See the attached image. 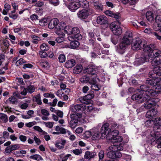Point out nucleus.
Listing matches in <instances>:
<instances>
[{
    "instance_id": "obj_1",
    "label": "nucleus",
    "mask_w": 161,
    "mask_h": 161,
    "mask_svg": "<svg viewBox=\"0 0 161 161\" xmlns=\"http://www.w3.org/2000/svg\"><path fill=\"white\" fill-rule=\"evenodd\" d=\"M153 121L155 126L153 127L154 130L151 131L150 133L151 138L150 140L151 143L155 141L156 143L158 144L157 147L161 148V134L158 131L154 130L156 129H159L161 131V117L155 118Z\"/></svg>"
},
{
    "instance_id": "obj_2",
    "label": "nucleus",
    "mask_w": 161,
    "mask_h": 161,
    "mask_svg": "<svg viewBox=\"0 0 161 161\" xmlns=\"http://www.w3.org/2000/svg\"><path fill=\"white\" fill-rule=\"evenodd\" d=\"M152 53H139L135 56V59L133 62L134 65L139 66L145 62H149L150 58L153 57H158L160 56L159 55L161 53L160 50L153 49Z\"/></svg>"
},
{
    "instance_id": "obj_3",
    "label": "nucleus",
    "mask_w": 161,
    "mask_h": 161,
    "mask_svg": "<svg viewBox=\"0 0 161 161\" xmlns=\"http://www.w3.org/2000/svg\"><path fill=\"white\" fill-rule=\"evenodd\" d=\"M132 38V33L129 31H127L123 37L118 49V52L123 54L125 52V49L129 45Z\"/></svg>"
},
{
    "instance_id": "obj_4",
    "label": "nucleus",
    "mask_w": 161,
    "mask_h": 161,
    "mask_svg": "<svg viewBox=\"0 0 161 161\" xmlns=\"http://www.w3.org/2000/svg\"><path fill=\"white\" fill-rule=\"evenodd\" d=\"M158 88L157 87L155 88V90L150 88V86L144 84L140 86V89H137V91L143 93L142 92H145L144 95H148L150 98L157 96L158 95L161 93V86H158Z\"/></svg>"
},
{
    "instance_id": "obj_5",
    "label": "nucleus",
    "mask_w": 161,
    "mask_h": 161,
    "mask_svg": "<svg viewBox=\"0 0 161 161\" xmlns=\"http://www.w3.org/2000/svg\"><path fill=\"white\" fill-rule=\"evenodd\" d=\"M70 117L71 119L69 125L71 128L74 129L78 125V122H80L82 114L81 113H75L71 114Z\"/></svg>"
},
{
    "instance_id": "obj_6",
    "label": "nucleus",
    "mask_w": 161,
    "mask_h": 161,
    "mask_svg": "<svg viewBox=\"0 0 161 161\" xmlns=\"http://www.w3.org/2000/svg\"><path fill=\"white\" fill-rule=\"evenodd\" d=\"M144 92L137 93L133 95L131 97V99L133 100H136L138 103H142L143 102L150 99V97L148 95H144Z\"/></svg>"
},
{
    "instance_id": "obj_7",
    "label": "nucleus",
    "mask_w": 161,
    "mask_h": 161,
    "mask_svg": "<svg viewBox=\"0 0 161 161\" xmlns=\"http://www.w3.org/2000/svg\"><path fill=\"white\" fill-rule=\"evenodd\" d=\"M97 69L95 65L90 64L85 68L83 70V71L85 73L90 74L91 76L93 77L97 78Z\"/></svg>"
},
{
    "instance_id": "obj_8",
    "label": "nucleus",
    "mask_w": 161,
    "mask_h": 161,
    "mask_svg": "<svg viewBox=\"0 0 161 161\" xmlns=\"http://www.w3.org/2000/svg\"><path fill=\"white\" fill-rule=\"evenodd\" d=\"M109 135L112 141L114 142H120L122 140L121 136L118 135L119 132L117 130H114L110 132Z\"/></svg>"
},
{
    "instance_id": "obj_9",
    "label": "nucleus",
    "mask_w": 161,
    "mask_h": 161,
    "mask_svg": "<svg viewBox=\"0 0 161 161\" xmlns=\"http://www.w3.org/2000/svg\"><path fill=\"white\" fill-rule=\"evenodd\" d=\"M145 43L143 40L139 38H136V40L131 44V48L133 50H140L144 47Z\"/></svg>"
},
{
    "instance_id": "obj_10",
    "label": "nucleus",
    "mask_w": 161,
    "mask_h": 161,
    "mask_svg": "<svg viewBox=\"0 0 161 161\" xmlns=\"http://www.w3.org/2000/svg\"><path fill=\"white\" fill-rule=\"evenodd\" d=\"M109 27L110 29L114 35L119 36L122 33L121 28L114 23H111Z\"/></svg>"
},
{
    "instance_id": "obj_11",
    "label": "nucleus",
    "mask_w": 161,
    "mask_h": 161,
    "mask_svg": "<svg viewBox=\"0 0 161 161\" xmlns=\"http://www.w3.org/2000/svg\"><path fill=\"white\" fill-rule=\"evenodd\" d=\"M108 124L106 123L102 126L100 131L101 133V139H104L106 136L111 131V129L108 128Z\"/></svg>"
},
{
    "instance_id": "obj_12",
    "label": "nucleus",
    "mask_w": 161,
    "mask_h": 161,
    "mask_svg": "<svg viewBox=\"0 0 161 161\" xmlns=\"http://www.w3.org/2000/svg\"><path fill=\"white\" fill-rule=\"evenodd\" d=\"M80 81L82 83H89V84L90 83H93L95 82V77L90 75L89 76L87 75H85L82 76L80 79Z\"/></svg>"
},
{
    "instance_id": "obj_13",
    "label": "nucleus",
    "mask_w": 161,
    "mask_h": 161,
    "mask_svg": "<svg viewBox=\"0 0 161 161\" xmlns=\"http://www.w3.org/2000/svg\"><path fill=\"white\" fill-rule=\"evenodd\" d=\"M64 29L65 33L68 35H71L79 32V30L77 27L72 28L70 26H67L65 27Z\"/></svg>"
},
{
    "instance_id": "obj_14",
    "label": "nucleus",
    "mask_w": 161,
    "mask_h": 161,
    "mask_svg": "<svg viewBox=\"0 0 161 161\" xmlns=\"http://www.w3.org/2000/svg\"><path fill=\"white\" fill-rule=\"evenodd\" d=\"M85 106L82 104H78L72 105L70 108V110L74 112H81L84 110Z\"/></svg>"
},
{
    "instance_id": "obj_15",
    "label": "nucleus",
    "mask_w": 161,
    "mask_h": 161,
    "mask_svg": "<svg viewBox=\"0 0 161 161\" xmlns=\"http://www.w3.org/2000/svg\"><path fill=\"white\" fill-rule=\"evenodd\" d=\"M107 157L111 159H115L116 158H119L122 156L121 153L119 152H114L109 151L107 154Z\"/></svg>"
},
{
    "instance_id": "obj_16",
    "label": "nucleus",
    "mask_w": 161,
    "mask_h": 161,
    "mask_svg": "<svg viewBox=\"0 0 161 161\" xmlns=\"http://www.w3.org/2000/svg\"><path fill=\"white\" fill-rule=\"evenodd\" d=\"M150 60H152L151 63L153 66H161V56L158 57L150 58L149 61Z\"/></svg>"
},
{
    "instance_id": "obj_17",
    "label": "nucleus",
    "mask_w": 161,
    "mask_h": 161,
    "mask_svg": "<svg viewBox=\"0 0 161 161\" xmlns=\"http://www.w3.org/2000/svg\"><path fill=\"white\" fill-rule=\"evenodd\" d=\"M79 18L82 19H85L87 18L89 15L88 11L85 9L80 10L77 14Z\"/></svg>"
},
{
    "instance_id": "obj_18",
    "label": "nucleus",
    "mask_w": 161,
    "mask_h": 161,
    "mask_svg": "<svg viewBox=\"0 0 161 161\" xmlns=\"http://www.w3.org/2000/svg\"><path fill=\"white\" fill-rule=\"evenodd\" d=\"M80 7L79 2H70L68 6L69 9L72 12H75Z\"/></svg>"
},
{
    "instance_id": "obj_19",
    "label": "nucleus",
    "mask_w": 161,
    "mask_h": 161,
    "mask_svg": "<svg viewBox=\"0 0 161 161\" xmlns=\"http://www.w3.org/2000/svg\"><path fill=\"white\" fill-rule=\"evenodd\" d=\"M97 22L98 24L101 25H105L107 23L108 19L105 16H99L97 18Z\"/></svg>"
},
{
    "instance_id": "obj_20",
    "label": "nucleus",
    "mask_w": 161,
    "mask_h": 161,
    "mask_svg": "<svg viewBox=\"0 0 161 161\" xmlns=\"http://www.w3.org/2000/svg\"><path fill=\"white\" fill-rule=\"evenodd\" d=\"M59 21L57 18L53 19H51L48 25V27L50 29L55 28L59 25Z\"/></svg>"
},
{
    "instance_id": "obj_21",
    "label": "nucleus",
    "mask_w": 161,
    "mask_h": 161,
    "mask_svg": "<svg viewBox=\"0 0 161 161\" xmlns=\"http://www.w3.org/2000/svg\"><path fill=\"white\" fill-rule=\"evenodd\" d=\"M157 111L155 108H153L151 110L148 111L146 115V117L147 118L151 119L154 117L157 114Z\"/></svg>"
},
{
    "instance_id": "obj_22",
    "label": "nucleus",
    "mask_w": 161,
    "mask_h": 161,
    "mask_svg": "<svg viewBox=\"0 0 161 161\" xmlns=\"http://www.w3.org/2000/svg\"><path fill=\"white\" fill-rule=\"evenodd\" d=\"M153 79H151L148 78L146 81V85L149 84L151 86H153L155 87L156 86H158L157 84L158 82V79L157 78H153Z\"/></svg>"
},
{
    "instance_id": "obj_23",
    "label": "nucleus",
    "mask_w": 161,
    "mask_h": 161,
    "mask_svg": "<svg viewBox=\"0 0 161 161\" xmlns=\"http://www.w3.org/2000/svg\"><path fill=\"white\" fill-rule=\"evenodd\" d=\"M147 102H146L144 103V105L145 109H149L153 106H155L156 104V103L152 101V100H149V99L146 101Z\"/></svg>"
},
{
    "instance_id": "obj_24",
    "label": "nucleus",
    "mask_w": 161,
    "mask_h": 161,
    "mask_svg": "<svg viewBox=\"0 0 161 161\" xmlns=\"http://www.w3.org/2000/svg\"><path fill=\"white\" fill-rule=\"evenodd\" d=\"M143 51L145 52L150 53L153 51L155 47V45L153 44H151L150 45H147L144 46L143 47Z\"/></svg>"
},
{
    "instance_id": "obj_25",
    "label": "nucleus",
    "mask_w": 161,
    "mask_h": 161,
    "mask_svg": "<svg viewBox=\"0 0 161 161\" xmlns=\"http://www.w3.org/2000/svg\"><path fill=\"white\" fill-rule=\"evenodd\" d=\"M97 154L94 152H91L89 151H86L84 156V158L86 159H90L94 157Z\"/></svg>"
},
{
    "instance_id": "obj_26",
    "label": "nucleus",
    "mask_w": 161,
    "mask_h": 161,
    "mask_svg": "<svg viewBox=\"0 0 161 161\" xmlns=\"http://www.w3.org/2000/svg\"><path fill=\"white\" fill-rule=\"evenodd\" d=\"M66 143V141L62 139L60 141H58L55 144V147L59 149H62L64 148V146Z\"/></svg>"
},
{
    "instance_id": "obj_27",
    "label": "nucleus",
    "mask_w": 161,
    "mask_h": 161,
    "mask_svg": "<svg viewBox=\"0 0 161 161\" xmlns=\"http://www.w3.org/2000/svg\"><path fill=\"white\" fill-rule=\"evenodd\" d=\"M94 132L92 137V140H99L100 139V134L98 129L94 128Z\"/></svg>"
},
{
    "instance_id": "obj_28",
    "label": "nucleus",
    "mask_w": 161,
    "mask_h": 161,
    "mask_svg": "<svg viewBox=\"0 0 161 161\" xmlns=\"http://www.w3.org/2000/svg\"><path fill=\"white\" fill-rule=\"evenodd\" d=\"M82 37L80 34L78 33H76L71 35L70 36L68 37V39L69 40H72V39L74 40H79L82 39Z\"/></svg>"
},
{
    "instance_id": "obj_29",
    "label": "nucleus",
    "mask_w": 161,
    "mask_h": 161,
    "mask_svg": "<svg viewBox=\"0 0 161 161\" xmlns=\"http://www.w3.org/2000/svg\"><path fill=\"white\" fill-rule=\"evenodd\" d=\"M19 147V146L18 145H10L6 147L5 151L7 153H9L12 151L18 149Z\"/></svg>"
},
{
    "instance_id": "obj_30",
    "label": "nucleus",
    "mask_w": 161,
    "mask_h": 161,
    "mask_svg": "<svg viewBox=\"0 0 161 161\" xmlns=\"http://www.w3.org/2000/svg\"><path fill=\"white\" fill-rule=\"evenodd\" d=\"M75 61L74 59L69 60L67 61L65 63V66L68 68H71L75 65Z\"/></svg>"
},
{
    "instance_id": "obj_31",
    "label": "nucleus",
    "mask_w": 161,
    "mask_h": 161,
    "mask_svg": "<svg viewBox=\"0 0 161 161\" xmlns=\"http://www.w3.org/2000/svg\"><path fill=\"white\" fill-rule=\"evenodd\" d=\"M97 79H99L97 77H95V82L93 83H90V84L91 85V87L92 90L95 91H99L100 90L101 86H99L97 84Z\"/></svg>"
},
{
    "instance_id": "obj_32",
    "label": "nucleus",
    "mask_w": 161,
    "mask_h": 161,
    "mask_svg": "<svg viewBox=\"0 0 161 161\" xmlns=\"http://www.w3.org/2000/svg\"><path fill=\"white\" fill-rule=\"evenodd\" d=\"M147 19L150 22L154 20V14L150 11H147L146 14Z\"/></svg>"
},
{
    "instance_id": "obj_33",
    "label": "nucleus",
    "mask_w": 161,
    "mask_h": 161,
    "mask_svg": "<svg viewBox=\"0 0 161 161\" xmlns=\"http://www.w3.org/2000/svg\"><path fill=\"white\" fill-rule=\"evenodd\" d=\"M82 68L81 65H77L74 68L73 72L76 74H78L82 71Z\"/></svg>"
},
{
    "instance_id": "obj_34",
    "label": "nucleus",
    "mask_w": 161,
    "mask_h": 161,
    "mask_svg": "<svg viewBox=\"0 0 161 161\" xmlns=\"http://www.w3.org/2000/svg\"><path fill=\"white\" fill-rule=\"evenodd\" d=\"M94 5L96 9L100 11L103 10V5L100 1H98L94 2Z\"/></svg>"
},
{
    "instance_id": "obj_35",
    "label": "nucleus",
    "mask_w": 161,
    "mask_h": 161,
    "mask_svg": "<svg viewBox=\"0 0 161 161\" xmlns=\"http://www.w3.org/2000/svg\"><path fill=\"white\" fill-rule=\"evenodd\" d=\"M70 41H71L70 43V46L72 48H75L79 46V42L77 40L72 39V40Z\"/></svg>"
},
{
    "instance_id": "obj_36",
    "label": "nucleus",
    "mask_w": 161,
    "mask_h": 161,
    "mask_svg": "<svg viewBox=\"0 0 161 161\" xmlns=\"http://www.w3.org/2000/svg\"><path fill=\"white\" fill-rule=\"evenodd\" d=\"M55 130L57 131H59L60 134H64L66 133V130L64 128L60 127L59 126H56Z\"/></svg>"
},
{
    "instance_id": "obj_37",
    "label": "nucleus",
    "mask_w": 161,
    "mask_h": 161,
    "mask_svg": "<svg viewBox=\"0 0 161 161\" xmlns=\"http://www.w3.org/2000/svg\"><path fill=\"white\" fill-rule=\"evenodd\" d=\"M154 20L157 25L158 27H161V16L160 15L156 16Z\"/></svg>"
},
{
    "instance_id": "obj_38",
    "label": "nucleus",
    "mask_w": 161,
    "mask_h": 161,
    "mask_svg": "<svg viewBox=\"0 0 161 161\" xmlns=\"http://www.w3.org/2000/svg\"><path fill=\"white\" fill-rule=\"evenodd\" d=\"M4 9L3 11V14L4 15H7L8 12L10 10V6L8 4H5L4 6Z\"/></svg>"
},
{
    "instance_id": "obj_39",
    "label": "nucleus",
    "mask_w": 161,
    "mask_h": 161,
    "mask_svg": "<svg viewBox=\"0 0 161 161\" xmlns=\"http://www.w3.org/2000/svg\"><path fill=\"white\" fill-rule=\"evenodd\" d=\"M94 96V92L93 91H90L89 93L85 96V98L89 100V102H91V100L93 98Z\"/></svg>"
},
{
    "instance_id": "obj_40",
    "label": "nucleus",
    "mask_w": 161,
    "mask_h": 161,
    "mask_svg": "<svg viewBox=\"0 0 161 161\" xmlns=\"http://www.w3.org/2000/svg\"><path fill=\"white\" fill-rule=\"evenodd\" d=\"M79 3L80 6H81L84 8H86L88 6V2L86 0H80Z\"/></svg>"
},
{
    "instance_id": "obj_41",
    "label": "nucleus",
    "mask_w": 161,
    "mask_h": 161,
    "mask_svg": "<svg viewBox=\"0 0 161 161\" xmlns=\"http://www.w3.org/2000/svg\"><path fill=\"white\" fill-rule=\"evenodd\" d=\"M79 100L81 103L84 104H88L90 103L89 102V100L85 98V96L80 97Z\"/></svg>"
},
{
    "instance_id": "obj_42",
    "label": "nucleus",
    "mask_w": 161,
    "mask_h": 161,
    "mask_svg": "<svg viewBox=\"0 0 161 161\" xmlns=\"http://www.w3.org/2000/svg\"><path fill=\"white\" fill-rule=\"evenodd\" d=\"M119 41V37L117 35H114L112 36L111 41L112 42L114 45L116 44Z\"/></svg>"
},
{
    "instance_id": "obj_43",
    "label": "nucleus",
    "mask_w": 161,
    "mask_h": 161,
    "mask_svg": "<svg viewBox=\"0 0 161 161\" xmlns=\"http://www.w3.org/2000/svg\"><path fill=\"white\" fill-rule=\"evenodd\" d=\"M35 101L39 105H41L42 104V102L41 99V95L40 94H38L35 97Z\"/></svg>"
},
{
    "instance_id": "obj_44",
    "label": "nucleus",
    "mask_w": 161,
    "mask_h": 161,
    "mask_svg": "<svg viewBox=\"0 0 161 161\" xmlns=\"http://www.w3.org/2000/svg\"><path fill=\"white\" fill-rule=\"evenodd\" d=\"M0 119L4 123L7 122L8 120L7 115L2 113H0Z\"/></svg>"
},
{
    "instance_id": "obj_45",
    "label": "nucleus",
    "mask_w": 161,
    "mask_h": 161,
    "mask_svg": "<svg viewBox=\"0 0 161 161\" xmlns=\"http://www.w3.org/2000/svg\"><path fill=\"white\" fill-rule=\"evenodd\" d=\"M30 158L31 159L37 160L39 161L40 160H43V159L42 157L39 155L37 154H35L33 155L30 156Z\"/></svg>"
},
{
    "instance_id": "obj_46",
    "label": "nucleus",
    "mask_w": 161,
    "mask_h": 161,
    "mask_svg": "<svg viewBox=\"0 0 161 161\" xmlns=\"http://www.w3.org/2000/svg\"><path fill=\"white\" fill-rule=\"evenodd\" d=\"M26 88L29 93H30L34 92L35 90V87L33 85H29L27 86Z\"/></svg>"
},
{
    "instance_id": "obj_47",
    "label": "nucleus",
    "mask_w": 161,
    "mask_h": 161,
    "mask_svg": "<svg viewBox=\"0 0 161 161\" xmlns=\"http://www.w3.org/2000/svg\"><path fill=\"white\" fill-rule=\"evenodd\" d=\"M40 48L41 51H47L49 49V47L45 43H43L40 46Z\"/></svg>"
},
{
    "instance_id": "obj_48",
    "label": "nucleus",
    "mask_w": 161,
    "mask_h": 161,
    "mask_svg": "<svg viewBox=\"0 0 161 161\" xmlns=\"http://www.w3.org/2000/svg\"><path fill=\"white\" fill-rule=\"evenodd\" d=\"M59 24L55 28V31L57 35H59L61 34V31L63 30V27H60Z\"/></svg>"
},
{
    "instance_id": "obj_49",
    "label": "nucleus",
    "mask_w": 161,
    "mask_h": 161,
    "mask_svg": "<svg viewBox=\"0 0 161 161\" xmlns=\"http://www.w3.org/2000/svg\"><path fill=\"white\" fill-rule=\"evenodd\" d=\"M85 108L87 109V110L88 112L94 111H99V110L97 109L93 108L92 106H87L86 107L85 106Z\"/></svg>"
},
{
    "instance_id": "obj_50",
    "label": "nucleus",
    "mask_w": 161,
    "mask_h": 161,
    "mask_svg": "<svg viewBox=\"0 0 161 161\" xmlns=\"http://www.w3.org/2000/svg\"><path fill=\"white\" fill-rule=\"evenodd\" d=\"M94 130L93 128L91 130H90L86 131L85 133V134L87 137H90L93 134Z\"/></svg>"
},
{
    "instance_id": "obj_51",
    "label": "nucleus",
    "mask_w": 161,
    "mask_h": 161,
    "mask_svg": "<svg viewBox=\"0 0 161 161\" xmlns=\"http://www.w3.org/2000/svg\"><path fill=\"white\" fill-rule=\"evenodd\" d=\"M20 89L22 91L20 92V94L22 95L25 96L27 93V88H25L24 86H20Z\"/></svg>"
},
{
    "instance_id": "obj_52",
    "label": "nucleus",
    "mask_w": 161,
    "mask_h": 161,
    "mask_svg": "<svg viewBox=\"0 0 161 161\" xmlns=\"http://www.w3.org/2000/svg\"><path fill=\"white\" fill-rule=\"evenodd\" d=\"M108 149L110 151H112L114 152H117V147L116 145H112L110 146Z\"/></svg>"
},
{
    "instance_id": "obj_53",
    "label": "nucleus",
    "mask_w": 161,
    "mask_h": 161,
    "mask_svg": "<svg viewBox=\"0 0 161 161\" xmlns=\"http://www.w3.org/2000/svg\"><path fill=\"white\" fill-rule=\"evenodd\" d=\"M47 20L45 19H42L39 21V24L40 25L42 26H44L47 25Z\"/></svg>"
},
{
    "instance_id": "obj_54",
    "label": "nucleus",
    "mask_w": 161,
    "mask_h": 161,
    "mask_svg": "<svg viewBox=\"0 0 161 161\" xmlns=\"http://www.w3.org/2000/svg\"><path fill=\"white\" fill-rule=\"evenodd\" d=\"M99 158V161H102L104 157V152L103 151L101 150L98 154Z\"/></svg>"
},
{
    "instance_id": "obj_55",
    "label": "nucleus",
    "mask_w": 161,
    "mask_h": 161,
    "mask_svg": "<svg viewBox=\"0 0 161 161\" xmlns=\"http://www.w3.org/2000/svg\"><path fill=\"white\" fill-rule=\"evenodd\" d=\"M39 53L42 58H45L47 57V53L45 51H40Z\"/></svg>"
},
{
    "instance_id": "obj_56",
    "label": "nucleus",
    "mask_w": 161,
    "mask_h": 161,
    "mask_svg": "<svg viewBox=\"0 0 161 161\" xmlns=\"http://www.w3.org/2000/svg\"><path fill=\"white\" fill-rule=\"evenodd\" d=\"M58 59L60 62L63 63L65 60V57L64 55L61 54L59 56Z\"/></svg>"
},
{
    "instance_id": "obj_57",
    "label": "nucleus",
    "mask_w": 161,
    "mask_h": 161,
    "mask_svg": "<svg viewBox=\"0 0 161 161\" xmlns=\"http://www.w3.org/2000/svg\"><path fill=\"white\" fill-rule=\"evenodd\" d=\"M41 112L42 114L45 116H47L49 115L48 111L45 109H41Z\"/></svg>"
},
{
    "instance_id": "obj_58",
    "label": "nucleus",
    "mask_w": 161,
    "mask_h": 161,
    "mask_svg": "<svg viewBox=\"0 0 161 161\" xmlns=\"http://www.w3.org/2000/svg\"><path fill=\"white\" fill-rule=\"evenodd\" d=\"M72 152L75 155H78L82 153V151L81 149H76L73 150Z\"/></svg>"
},
{
    "instance_id": "obj_59",
    "label": "nucleus",
    "mask_w": 161,
    "mask_h": 161,
    "mask_svg": "<svg viewBox=\"0 0 161 161\" xmlns=\"http://www.w3.org/2000/svg\"><path fill=\"white\" fill-rule=\"evenodd\" d=\"M144 32L145 33L151 34L152 35H153V33H154V31L153 30L150 28H146L144 30Z\"/></svg>"
},
{
    "instance_id": "obj_60",
    "label": "nucleus",
    "mask_w": 161,
    "mask_h": 161,
    "mask_svg": "<svg viewBox=\"0 0 161 161\" xmlns=\"http://www.w3.org/2000/svg\"><path fill=\"white\" fill-rule=\"evenodd\" d=\"M153 36L155 38L161 41V36L159 35L158 33L154 32V33H153Z\"/></svg>"
},
{
    "instance_id": "obj_61",
    "label": "nucleus",
    "mask_w": 161,
    "mask_h": 161,
    "mask_svg": "<svg viewBox=\"0 0 161 161\" xmlns=\"http://www.w3.org/2000/svg\"><path fill=\"white\" fill-rule=\"evenodd\" d=\"M132 24L134 27L137 29H138L140 27L139 22L137 20L135 21V22H132Z\"/></svg>"
},
{
    "instance_id": "obj_62",
    "label": "nucleus",
    "mask_w": 161,
    "mask_h": 161,
    "mask_svg": "<svg viewBox=\"0 0 161 161\" xmlns=\"http://www.w3.org/2000/svg\"><path fill=\"white\" fill-rule=\"evenodd\" d=\"M9 101L11 102V103L13 104H14L17 101V99L14 97H9Z\"/></svg>"
},
{
    "instance_id": "obj_63",
    "label": "nucleus",
    "mask_w": 161,
    "mask_h": 161,
    "mask_svg": "<svg viewBox=\"0 0 161 161\" xmlns=\"http://www.w3.org/2000/svg\"><path fill=\"white\" fill-rule=\"evenodd\" d=\"M25 62L23 58H21L17 61L16 64L17 66H19Z\"/></svg>"
},
{
    "instance_id": "obj_64",
    "label": "nucleus",
    "mask_w": 161,
    "mask_h": 161,
    "mask_svg": "<svg viewBox=\"0 0 161 161\" xmlns=\"http://www.w3.org/2000/svg\"><path fill=\"white\" fill-rule=\"evenodd\" d=\"M59 117L62 118L63 117V113L62 111L57 110L55 113Z\"/></svg>"
}]
</instances>
